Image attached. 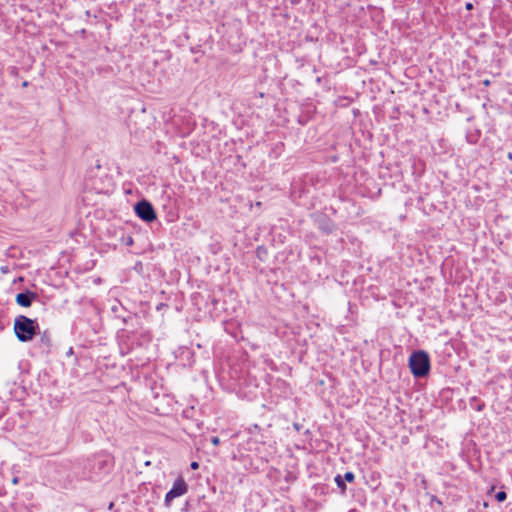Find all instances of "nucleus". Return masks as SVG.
<instances>
[{
    "instance_id": "obj_1",
    "label": "nucleus",
    "mask_w": 512,
    "mask_h": 512,
    "mask_svg": "<svg viewBox=\"0 0 512 512\" xmlns=\"http://www.w3.org/2000/svg\"><path fill=\"white\" fill-rule=\"evenodd\" d=\"M37 324L26 316L20 315L14 321V331L18 339L22 342L30 341L36 334Z\"/></svg>"
},
{
    "instance_id": "obj_2",
    "label": "nucleus",
    "mask_w": 512,
    "mask_h": 512,
    "mask_svg": "<svg viewBox=\"0 0 512 512\" xmlns=\"http://www.w3.org/2000/svg\"><path fill=\"white\" fill-rule=\"evenodd\" d=\"M411 372L416 377H423L428 374L430 361L427 353L418 351L413 353L409 359Z\"/></svg>"
},
{
    "instance_id": "obj_3",
    "label": "nucleus",
    "mask_w": 512,
    "mask_h": 512,
    "mask_svg": "<svg viewBox=\"0 0 512 512\" xmlns=\"http://www.w3.org/2000/svg\"><path fill=\"white\" fill-rule=\"evenodd\" d=\"M137 216L145 222H152L156 219V212L148 201H141L135 205Z\"/></svg>"
},
{
    "instance_id": "obj_4",
    "label": "nucleus",
    "mask_w": 512,
    "mask_h": 512,
    "mask_svg": "<svg viewBox=\"0 0 512 512\" xmlns=\"http://www.w3.org/2000/svg\"><path fill=\"white\" fill-rule=\"evenodd\" d=\"M187 491V485L185 481L181 478L177 479L174 482L172 489L166 494L165 501L169 503L173 499L185 494Z\"/></svg>"
},
{
    "instance_id": "obj_5",
    "label": "nucleus",
    "mask_w": 512,
    "mask_h": 512,
    "mask_svg": "<svg viewBox=\"0 0 512 512\" xmlns=\"http://www.w3.org/2000/svg\"><path fill=\"white\" fill-rule=\"evenodd\" d=\"M36 298V294L33 292L19 293L16 295V303L22 307H29L32 301Z\"/></svg>"
},
{
    "instance_id": "obj_6",
    "label": "nucleus",
    "mask_w": 512,
    "mask_h": 512,
    "mask_svg": "<svg viewBox=\"0 0 512 512\" xmlns=\"http://www.w3.org/2000/svg\"><path fill=\"white\" fill-rule=\"evenodd\" d=\"M335 482L338 485V487L342 490V492H344L345 489H346V486H345V484L343 482V479H342V477L340 475H337L335 477Z\"/></svg>"
},
{
    "instance_id": "obj_7",
    "label": "nucleus",
    "mask_w": 512,
    "mask_h": 512,
    "mask_svg": "<svg viewBox=\"0 0 512 512\" xmlns=\"http://www.w3.org/2000/svg\"><path fill=\"white\" fill-rule=\"evenodd\" d=\"M495 497H496L497 501L502 502L506 499L507 495L504 491H500L496 494Z\"/></svg>"
},
{
    "instance_id": "obj_8",
    "label": "nucleus",
    "mask_w": 512,
    "mask_h": 512,
    "mask_svg": "<svg viewBox=\"0 0 512 512\" xmlns=\"http://www.w3.org/2000/svg\"><path fill=\"white\" fill-rule=\"evenodd\" d=\"M344 479L347 482H353L354 481V474L352 472H346L344 475Z\"/></svg>"
},
{
    "instance_id": "obj_9",
    "label": "nucleus",
    "mask_w": 512,
    "mask_h": 512,
    "mask_svg": "<svg viewBox=\"0 0 512 512\" xmlns=\"http://www.w3.org/2000/svg\"><path fill=\"white\" fill-rule=\"evenodd\" d=\"M211 442H212V444H213L214 446H217V445H219V443H220V439H219L218 437H213V438L211 439Z\"/></svg>"
},
{
    "instance_id": "obj_10",
    "label": "nucleus",
    "mask_w": 512,
    "mask_h": 512,
    "mask_svg": "<svg viewBox=\"0 0 512 512\" xmlns=\"http://www.w3.org/2000/svg\"><path fill=\"white\" fill-rule=\"evenodd\" d=\"M190 466H191V468H192L193 470H196V469H198L199 464H198V462L193 461V462L191 463V465H190Z\"/></svg>"
},
{
    "instance_id": "obj_11",
    "label": "nucleus",
    "mask_w": 512,
    "mask_h": 512,
    "mask_svg": "<svg viewBox=\"0 0 512 512\" xmlns=\"http://www.w3.org/2000/svg\"><path fill=\"white\" fill-rule=\"evenodd\" d=\"M472 8H473L472 3H467V4H466V9H467V10H471Z\"/></svg>"
},
{
    "instance_id": "obj_12",
    "label": "nucleus",
    "mask_w": 512,
    "mask_h": 512,
    "mask_svg": "<svg viewBox=\"0 0 512 512\" xmlns=\"http://www.w3.org/2000/svg\"><path fill=\"white\" fill-rule=\"evenodd\" d=\"M484 84H485L486 86H487V85H489V84H490L489 80H485V81H484Z\"/></svg>"
}]
</instances>
